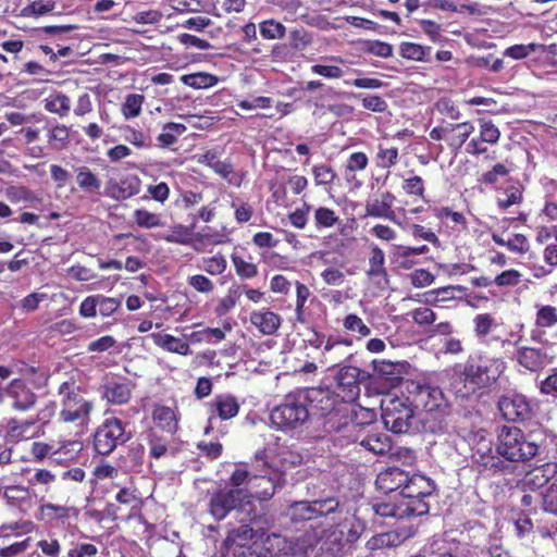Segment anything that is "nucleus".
Returning <instances> with one entry per match:
<instances>
[{
	"mask_svg": "<svg viewBox=\"0 0 557 557\" xmlns=\"http://www.w3.org/2000/svg\"><path fill=\"white\" fill-rule=\"evenodd\" d=\"M506 361L500 357H480V362L474 363L469 359L459 375V382H455L454 388L458 396L466 398L475 392L492 386L506 370Z\"/></svg>",
	"mask_w": 557,
	"mask_h": 557,
	"instance_id": "f257e3e1",
	"label": "nucleus"
},
{
	"mask_svg": "<svg viewBox=\"0 0 557 557\" xmlns=\"http://www.w3.org/2000/svg\"><path fill=\"white\" fill-rule=\"evenodd\" d=\"M540 444L532 433L516 426H503L497 435L496 453L510 462H524L539 453Z\"/></svg>",
	"mask_w": 557,
	"mask_h": 557,
	"instance_id": "f03ea898",
	"label": "nucleus"
},
{
	"mask_svg": "<svg viewBox=\"0 0 557 557\" xmlns=\"http://www.w3.org/2000/svg\"><path fill=\"white\" fill-rule=\"evenodd\" d=\"M473 332L476 339L488 346H492L493 344H499L502 348H505L506 346H518L523 338L522 331L524 325L522 323L517 324V331L503 333L500 330L503 324L499 323L491 313L476 314L473 318Z\"/></svg>",
	"mask_w": 557,
	"mask_h": 557,
	"instance_id": "7ed1b4c3",
	"label": "nucleus"
},
{
	"mask_svg": "<svg viewBox=\"0 0 557 557\" xmlns=\"http://www.w3.org/2000/svg\"><path fill=\"white\" fill-rule=\"evenodd\" d=\"M59 396L62 405L60 419L64 422L77 423L81 426L85 425L89 420L92 405L79 394L76 383L74 381L63 382L59 386Z\"/></svg>",
	"mask_w": 557,
	"mask_h": 557,
	"instance_id": "20e7f679",
	"label": "nucleus"
},
{
	"mask_svg": "<svg viewBox=\"0 0 557 557\" xmlns=\"http://www.w3.org/2000/svg\"><path fill=\"white\" fill-rule=\"evenodd\" d=\"M308 418L309 411L305 401L295 395H287L270 414L273 425L282 431L297 430L307 422Z\"/></svg>",
	"mask_w": 557,
	"mask_h": 557,
	"instance_id": "39448f33",
	"label": "nucleus"
},
{
	"mask_svg": "<svg viewBox=\"0 0 557 557\" xmlns=\"http://www.w3.org/2000/svg\"><path fill=\"white\" fill-rule=\"evenodd\" d=\"M382 420L385 428L394 433H406L412 425L414 412L405 398L386 397L381 403Z\"/></svg>",
	"mask_w": 557,
	"mask_h": 557,
	"instance_id": "423d86ee",
	"label": "nucleus"
},
{
	"mask_svg": "<svg viewBox=\"0 0 557 557\" xmlns=\"http://www.w3.org/2000/svg\"><path fill=\"white\" fill-rule=\"evenodd\" d=\"M249 506L248 494L242 488L218 491L209 502V512L216 520L224 519L232 510H245Z\"/></svg>",
	"mask_w": 557,
	"mask_h": 557,
	"instance_id": "0eeeda50",
	"label": "nucleus"
},
{
	"mask_svg": "<svg viewBox=\"0 0 557 557\" xmlns=\"http://www.w3.org/2000/svg\"><path fill=\"white\" fill-rule=\"evenodd\" d=\"M429 508L425 497H416L407 494V496H396L395 500L391 504L379 505L376 512L384 517L404 519L425 515L429 512Z\"/></svg>",
	"mask_w": 557,
	"mask_h": 557,
	"instance_id": "6e6552de",
	"label": "nucleus"
},
{
	"mask_svg": "<svg viewBox=\"0 0 557 557\" xmlns=\"http://www.w3.org/2000/svg\"><path fill=\"white\" fill-rule=\"evenodd\" d=\"M127 441L125 429L117 418L107 419L94 436V447L100 455H109L117 445Z\"/></svg>",
	"mask_w": 557,
	"mask_h": 557,
	"instance_id": "1a4fd4ad",
	"label": "nucleus"
},
{
	"mask_svg": "<svg viewBox=\"0 0 557 557\" xmlns=\"http://www.w3.org/2000/svg\"><path fill=\"white\" fill-rule=\"evenodd\" d=\"M516 361L524 370L537 373L553 363L555 355L550 351L552 344L546 342L542 347L516 346Z\"/></svg>",
	"mask_w": 557,
	"mask_h": 557,
	"instance_id": "9d476101",
	"label": "nucleus"
},
{
	"mask_svg": "<svg viewBox=\"0 0 557 557\" xmlns=\"http://www.w3.org/2000/svg\"><path fill=\"white\" fill-rule=\"evenodd\" d=\"M362 371L352 366L341 368L336 375V388L338 396L344 401L355 400L360 392L359 383Z\"/></svg>",
	"mask_w": 557,
	"mask_h": 557,
	"instance_id": "9b49d317",
	"label": "nucleus"
},
{
	"mask_svg": "<svg viewBox=\"0 0 557 557\" xmlns=\"http://www.w3.org/2000/svg\"><path fill=\"white\" fill-rule=\"evenodd\" d=\"M349 432L352 442L358 443L374 455H384L391 449V444L385 435L370 433L367 428H361L358 424H351Z\"/></svg>",
	"mask_w": 557,
	"mask_h": 557,
	"instance_id": "f8f14e48",
	"label": "nucleus"
},
{
	"mask_svg": "<svg viewBox=\"0 0 557 557\" xmlns=\"http://www.w3.org/2000/svg\"><path fill=\"white\" fill-rule=\"evenodd\" d=\"M308 344L312 348L322 349L321 362L336 364L343 355L335 354V350L343 344L350 346L351 342L347 339L342 341L333 336L325 337L324 334L313 331L312 335L308 338Z\"/></svg>",
	"mask_w": 557,
	"mask_h": 557,
	"instance_id": "ddd939ff",
	"label": "nucleus"
},
{
	"mask_svg": "<svg viewBox=\"0 0 557 557\" xmlns=\"http://www.w3.org/2000/svg\"><path fill=\"white\" fill-rule=\"evenodd\" d=\"M414 403L417 407H421L424 411L430 413H444L448 408V401L443 391L437 386L431 385L418 387Z\"/></svg>",
	"mask_w": 557,
	"mask_h": 557,
	"instance_id": "4468645a",
	"label": "nucleus"
},
{
	"mask_svg": "<svg viewBox=\"0 0 557 557\" xmlns=\"http://www.w3.org/2000/svg\"><path fill=\"white\" fill-rule=\"evenodd\" d=\"M337 506L338 503L334 499H327L323 503L295 502L289 506L287 515L295 521L310 520L317 516L334 511Z\"/></svg>",
	"mask_w": 557,
	"mask_h": 557,
	"instance_id": "2eb2a0df",
	"label": "nucleus"
},
{
	"mask_svg": "<svg viewBox=\"0 0 557 557\" xmlns=\"http://www.w3.org/2000/svg\"><path fill=\"white\" fill-rule=\"evenodd\" d=\"M498 409L508 421H524L531 416V406L521 394L503 396L498 401Z\"/></svg>",
	"mask_w": 557,
	"mask_h": 557,
	"instance_id": "dca6fc26",
	"label": "nucleus"
},
{
	"mask_svg": "<svg viewBox=\"0 0 557 557\" xmlns=\"http://www.w3.org/2000/svg\"><path fill=\"white\" fill-rule=\"evenodd\" d=\"M280 478V474L276 472L271 474L268 472L264 474H253L250 480V488L244 490L248 494L249 506L251 505V498L260 500L270 499L276 491Z\"/></svg>",
	"mask_w": 557,
	"mask_h": 557,
	"instance_id": "f3484780",
	"label": "nucleus"
},
{
	"mask_svg": "<svg viewBox=\"0 0 557 557\" xmlns=\"http://www.w3.org/2000/svg\"><path fill=\"white\" fill-rule=\"evenodd\" d=\"M395 199V196L391 191H382L377 194L376 197L367 201L366 214L368 216L386 219L393 223L399 224L397 216L392 209Z\"/></svg>",
	"mask_w": 557,
	"mask_h": 557,
	"instance_id": "a211bd4d",
	"label": "nucleus"
},
{
	"mask_svg": "<svg viewBox=\"0 0 557 557\" xmlns=\"http://www.w3.org/2000/svg\"><path fill=\"white\" fill-rule=\"evenodd\" d=\"M408 481V473L399 468L391 467L381 471L375 480L379 491L384 494L398 493ZM397 494H395L396 496Z\"/></svg>",
	"mask_w": 557,
	"mask_h": 557,
	"instance_id": "6ab92c4d",
	"label": "nucleus"
},
{
	"mask_svg": "<svg viewBox=\"0 0 557 557\" xmlns=\"http://www.w3.org/2000/svg\"><path fill=\"white\" fill-rule=\"evenodd\" d=\"M5 395L12 399L11 405L15 410L26 411L36 403L35 394L22 380H13L4 391Z\"/></svg>",
	"mask_w": 557,
	"mask_h": 557,
	"instance_id": "aec40b11",
	"label": "nucleus"
},
{
	"mask_svg": "<svg viewBox=\"0 0 557 557\" xmlns=\"http://www.w3.org/2000/svg\"><path fill=\"white\" fill-rule=\"evenodd\" d=\"M140 190V180L133 175L121 180L120 182L110 180L106 187V194L108 197L114 200H126Z\"/></svg>",
	"mask_w": 557,
	"mask_h": 557,
	"instance_id": "412c9836",
	"label": "nucleus"
},
{
	"mask_svg": "<svg viewBox=\"0 0 557 557\" xmlns=\"http://www.w3.org/2000/svg\"><path fill=\"white\" fill-rule=\"evenodd\" d=\"M133 385L127 380L110 379L103 385V397L113 405H124L132 396Z\"/></svg>",
	"mask_w": 557,
	"mask_h": 557,
	"instance_id": "4be33fe9",
	"label": "nucleus"
},
{
	"mask_svg": "<svg viewBox=\"0 0 557 557\" xmlns=\"http://www.w3.org/2000/svg\"><path fill=\"white\" fill-rule=\"evenodd\" d=\"M249 321L262 335L267 336L275 334L282 323L277 313L265 308L250 312Z\"/></svg>",
	"mask_w": 557,
	"mask_h": 557,
	"instance_id": "5701e85b",
	"label": "nucleus"
},
{
	"mask_svg": "<svg viewBox=\"0 0 557 557\" xmlns=\"http://www.w3.org/2000/svg\"><path fill=\"white\" fill-rule=\"evenodd\" d=\"M384 263L385 255L383 250L376 246L373 247L369 258L367 275L381 289L385 288L388 284V274Z\"/></svg>",
	"mask_w": 557,
	"mask_h": 557,
	"instance_id": "b1692460",
	"label": "nucleus"
},
{
	"mask_svg": "<svg viewBox=\"0 0 557 557\" xmlns=\"http://www.w3.org/2000/svg\"><path fill=\"white\" fill-rule=\"evenodd\" d=\"M2 497L7 504L27 512L34 505V498L28 487L23 485H8L3 487Z\"/></svg>",
	"mask_w": 557,
	"mask_h": 557,
	"instance_id": "393cba45",
	"label": "nucleus"
},
{
	"mask_svg": "<svg viewBox=\"0 0 557 557\" xmlns=\"http://www.w3.org/2000/svg\"><path fill=\"white\" fill-rule=\"evenodd\" d=\"M433 490L434 485L430 479L420 474H408V481L396 496H407V494H411L416 497H428L432 494Z\"/></svg>",
	"mask_w": 557,
	"mask_h": 557,
	"instance_id": "a878e982",
	"label": "nucleus"
},
{
	"mask_svg": "<svg viewBox=\"0 0 557 557\" xmlns=\"http://www.w3.org/2000/svg\"><path fill=\"white\" fill-rule=\"evenodd\" d=\"M150 338L158 347L169 352L178 354L182 356H188L191 354V349L187 342L171 334L152 333L150 334Z\"/></svg>",
	"mask_w": 557,
	"mask_h": 557,
	"instance_id": "bb28decb",
	"label": "nucleus"
},
{
	"mask_svg": "<svg viewBox=\"0 0 557 557\" xmlns=\"http://www.w3.org/2000/svg\"><path fill=\"white\" fill-rule=\"evenodd\" d=\"M556 465H546L541 469L529 472L523 481V486L530 492L543 491L548 486L549 480L556 472Z\"/></svg>",
	"mask_w": 557,
	"mask_h": 557,
	"instance_id": "cd10ccee",
	"label": "nucleus"
},
{
	"mask_svg": "<svg viewBox=\"0 0 557 557\" xmlns=\"http://www.w3.org/2000/svg\"><path fill=\"white\" fill-rule=\"evenodd\" d=\"M411 557H479V548L466 542H457L438 548L430 556L419 554Z\"/></svg>",
	"mask_w": 557,
	"mask_h": 557,
	"instance_id": "c85d7f7f",
	"label": "nucleus"
},
{
	"mask_svg": "<svg viewBox=\"0 0 557 557\" xmlns=\"http://www.w3.org/2000/svg\"><path fill=\"white\" fill-rule=\"evenodd\" d=\"M218 417L222 420H228L237 416L239 405L236 398L232 395H218L210 403Z\"/></svg>",
	"mask_w": 557,
	"mask_h": 557,
	"instance_id": "c756f323",
	"label": "nucleus"
},
{
	"mask_svg": "<svg viewBox=\"0 0 557 557\" xmlns=\"http://www.w3.org/2000/svg\"><path fill=\"white\" fill-rule=\"evenodd\" d=\"M54 446V462H67L78 455L83 449V443L78 440L53 442Z\"/></svg>",
	"mask_w": 557,
	"mask_h": 557,
	"instance_id": "7c9ffc66",
	"label": "nucleus"
},
{
	"mask_svg": "<svg viewBox=\"0 0 557 557\" xmlns=\"http://www.w3.org/2000/svg\"><path fill=\"white\" fill-rule=\"evenodd\" d=\"M153 421L163 431L173 434L177 429V420L170 407L159 406L153 410Z\"/></svg>",
	"mask_w": 557,
	"mask_h": 557,
	"instance_id": "2f4dec72",
	"label": "nucleus"
},
{
	"mask_svg": "<svg viewBox=\"0 0 557 557\" xmlns=\"http://www.w3.org/2000/svg\"><path fill=\"white\" fill-rule=\"evenodd\" d=\"M372 366L379 375L392 381L400 379L406 367L405 362L388 360H373Z\"/></svg>",
	"mask_w": 557,
	"mask_h": 557,
	"instance_id": "473e14b6",
	"label": "nucleus"
},
{
	"mask_svg": "<svg viewBox=\"0 0 557 557\" xmlns=\"http://www.w3.org/2000/svg\"><path fill=\"white\" fill-rule=\"evenodd\" d=\"M492 239L498 246L506 247L508 250L515 253H524L529 249V243L524 235L515 234L513 236L505 239L502 235L494 233Z\"/></svg>",
	"mask_w": 557,
	"mask_h": 557,
	"instance_id": "72a5a7b5",
	"label": "nucleus"
},
{
	"mask_svg": "<svg viewBox=\"0 0 557 557\" xmlns=\"http://www.w3.org/2000/svg\"><path fill=\"white\" fill-rule=\"evenodd\" d=\"M534 324L539 329H552L557 325V307L536 305Z\"/></svg>",
	"mask_w": 557,
	"mask_h": 557,
	"instance_id": "f704fd0d",
	"label": "nucleus"
},
{
	"mask_svg": "<svg viewBox=\"0 0 557 557\" xmlns=\"http://www.w3.org/2000/svg\"><path fill=\"white\" fill-rule=\"evenodd\" d=\"M186 132V126L180 123H166L162 132L159 134L157 140L161 148H166L174 145L177 138Z\"/></svg>",
	"mask_w": 557,
	"mask_h": 557,
	"instance_id": "c9c22d12",
	"label": "nucleus"
},
{
	"mask_svg": "<svg viewBox=\"0 0 557 557\" xmlns=\"http://www.w3.org/2000/svg\"><path fill=\"white\" fill-rule=\"evenodd\" d=\"M449 129L451 133H455L449 140V146L455 149H459L474 132V126L470 122H462L458 124H450Z\"/></svg>",
	"mask_w": 557,
	"mask_h": 557,
	"instance_id": "e433bc0d",
	"label": "nucleus"
},
{
	"mask_svg": "<svg viewBox=\"0 0 557 557\" xmlns=\"http://www.w3.org/2000/svg\"><path fill=\"white\" fill-rule=\"evenodd\" d=\"M430 52V47H423L414 42H403L399 47L400 55L412 61H429Z\"/></svg>",
	"mask_w": 557,
	"mask_h": 557,
	"instance_id": "4c0bfd02",
	"label": "nucleus"
},
{
	"mask_svg": "<svg viewBox=\"0 0 557 557\" xmlns=\"http://www.w3.org/2000/svg\"><path fill=\"white\" fill-rule=\"evenodd\" d=\"M198 268L210 275H220L227 268V261L221 253H216L212 257L202 258Z\"/></svg>",
	"mask_w": 557,
	"mask_h": 557,
	"instance_id": "58836bf2",
	"label": "nucleus"
},
{
	"mask_svg": "<svg viewBox=\"0 0 557 557\" xmlns=\"http://www.w3.org/2000/svg\"><path fill=\"white\" fill-rule=\"evenodd\" d=\"M522 200V189L520 185H509L497 196V205L502 209H507Z\"/></svg>",
	"mask_w": 557,
	"mask_h": 557,
	"instance_id": "ea45409f",
	"label": "nucleus"
},
{
	"mask_svg": "<svg viewBox=\"0 0 557 557\" xmlns=\"http://www.w3.org/2000/svg\"><path fill=\"white\" fill-rule=\"evenodd\" d=\"M39 519L46 522H52L54 520L64 519L70 517V508L52 503H47L39 508Z\"/></svg>",
	"mask_w": 557,
	"mask_h": 557,
	"instance_id": "a19ab883",
	"label": "nucleus"
},
{
	"mask_svg": "<svg viewBox=\"0 0 557 557\" xmlns=\"http://www.w3.org/2000/svg\"><path fill=\"white\" fill-rule=\"evenodd\" d=\"M45 109L59 116H65L71 110V99L64 94H58L46 99Z\"/></svg>",
	"mask_w": 557,
	"mask_h": 557,
	"instance_id": "79ce46f5",
	"label": "nucleus"
},
{
	"mask_svg": "<svg viewBox=\"0 0 557 557\" xmlns=\"http://www.w3.org/2000/svg\"><path fill=\"white\" fill-rule=\"evenodd\" d=\"M55 9L54 0H35L27 4L23 10V16L39 17L51 13Z\"/></svg>",
	"mask_w": 557,
	"mask_h": 557,
	"instance_id": "37998d69",
	"label": "nucleus"
},
{
	"mask_svg": "<svg viewBox=\"0 0 557 557\" xmlns=\"http://www.w3.org/2000/svg\"><path fill=\"white\" fill-rule=\"evenodd\" d=\"M545 46L541 44L531 42L528 45H513L506 48L503 52L504 57L513 59V60H522L529 57L531 53L537 50H544Z\"/></svg>",
	"mask_w": 557,
	"mask_h": 557,
	"instance_id": "c03bdc74",
	"label": "nucleus"
},
{
	"mask_svg": "<svg viewBox=\"0 0 557 557\" xmlns=\"http://www.w3.org/2000/svg\"><path fill=\"white\" fill-rule=\"evenodd\" d=\"M123 138L127 143L132 144L136 148H150L151 139L144 132L136 129L129 125H125L122 127Z\"/></svg>",
	"mask_w": 557,
	"mask_h": 557,
	"instance_id": "a18cd8bd",
	"label": "nucleus"
},
{
	"mask_svg": "<svg viewBox=\"0 0 557 557\" xmlns=\"http://www.w3.org/2000/svg\"><path fill=\"white\" fill-rule=\"evenodd\" d=\"M77 185L87 191H97L101 187L100 180L87 168L81 166L76 174Z\"/></svg>",
	"mask_w": 557,
	"mask_h": 557,
	"instance_id": "49530a36",
	"label": "nucleus"
},
{
	"mask_svg": "<svg viewBox=\"0 0 557 557\" xmlns=\"http://www.w3.org/2000/svg\"><path fill=\"white\" fill-rule=\"evenodd\" d=\"M540 508L546 512L557 513V486L553 483L539 491Z\"/></svg>",
	"mask_w": 557,
	"mask_h": 557,
	"instance_id": "de8ad7c7",
	"label": "nucleus"
},
{
	"mask_svg": "<svg viewBox=\"0 0 557 557\" xmlns=\"http://www.w3.org/2000/svg\"><path fill=\"white\" fill-rule=\"evenodd\" d=\"M133 218L135 223L140 227L153 228L163 225L159 214L146 209H136L133 213Z\"/></svg>",
	"mask_w": 557,
	"mask_h": 557,
	"instance_id": "09e8293b",
	"label": "nucleus"
},
{
	"mask_svg": "<svg viewBox=\"0 0 557 557\" xmlns=\"http://www.w3.org/2000/svg\"><path fill=\"white\" fill-rule=\"evenodd\" d=\"M181 81L183 84L196 89L211 87L216 84V77L207 73L183 75Z\"/></svg>",
	"mask_w": 557,
	"mask_h": 557,
	"instance_id": "8fccbe9b",
	"label": "nucleus"
},
{
	"mask_svg": "<svg viewBox=\"0 0 557 557\" xmlns=\"http://www.w3.org/2000/svg\"><path fill=\"white\" fill-rule=\"evenodd\" d=\"M145 97L139 94H131L122 106V114L126 120L137 117L141 112Z\"/></svg>",
	"mask_w": 557,
	"mask_h": 557,
	"instance_id": "3c124183",
	"label": "nucleus"
},
{
	"mask_svg": "<svg viewBox=\"0 0 557 557\" xmlns=\"http://www.w3.org/2000/svg\"><path fill=\"white\" fill-rule=\"evenodd\" d=\"M70 140V132L65 125L52 127L48 134V141L54 149L66 147Z\"/></svg>",
	"mask_w": 557,
	"mask_h": 557,
	"instance_id": "603ef678",
	"label": "nucleus"
},
{
	"mask_svg": "<svg viewBox=\"0 0 557 557\" xmlns=\"http://www.w3.org/2000/svg\"><path fill=\"white\" fill-rule=\"evenodd\" d=\"M312 74L322 76L326 79H339L344 76L345 72L342 67L333 64L317 63L310 67Z\"/></svg>",
	"mask_w": 557,
	"mask_h": 557,
	"instance_id": "864d4df0",
	"label": "nucleus"
},
{
	"mask_svg": "<svg viewBox=\"0 0 557 557\" xmlns=\"http://www.w3.org/2000/svg\"><path fill=\"white\" fill-rule=\"evenodd\" d=\"M232 262L235 271L242 278H252L258 274L257 265L250 261L244 260L237 255H232Z\"/></svg>",
	"mask_w": 557,
	"mask_h": 557,
	"instance_id": "5fc2aeb1",
	"label": "nucleus"
},
{
	"mask_svg": "<svg viewBox=\"0 0 557 557\" xmlns=\"http://www.w3.org/2000/svg\"><path fill=\"white\" fill-rule=\"evenodd\" d=\"M343 326L345 327V330L352 333H358L362 337H367L371 333L370 327L364 324L362 319L354 313L347 314L345 317L343 321Z\"/></svg>",
	"mask_w": 557,
	"mask_h": 557,
	"instance_id": "6e6d98bb",
	"label": "nucleus"
},
{
	"mask_svg": "<svg viewBox=\"0 0 557 557\" xmlns=\"http://www.w3.org/2000/svg\"><path fill=\"white\" fill-rule=\"evenodd\" d=\"M314 222L317 227H332L338 222V216L334 210L319 207L314 211Z\"/></svg>",
	"mask_w": 557,
	"mask_h": 557,
	"instance_id": "4d7b16f0",
	"label": "nucleus"
},
{
	"mask_svg": "<svg viewBox=\"0 0 557 557\" xmlns=\"http://www.w3.org/2000/svg\"><path fill=\"white\" fill-rule=\"evenodd\" d=\"M7 198L13 202H33L35 200V195L32 190L24 186H10L5 189Z\"/></svg>",
	"mask_w": 557,
	"mask_h": 557,
	"instance_id": "13d9d810",
	"label": "nucleus"
},
{
	"mask_svg": "<svg viewBox=\"0 0 557 557\" xmlns=\"http://www.w3.org/2000/svg\"><path fill=\"white\" fill-rule=\"evenodd\" d=\"M500 137L498 127L492 121L480 120V140L495 145Z\"/></svg>",
	"mask_w": 557,
	"mask_h": 557,
	"instance_id": "bf43d9fd",
	"label": "nucleus"
},
{
	"mask_svg": "<svg viewBox=\"0 0 557 557\" xmlns=\"http://www.w3.org/2000/svg\"><path fill=\"white\" fill-rule=\"evenodd\" d=\"M286 28L283 24L269 20L260 25V34L267 39H280L285 36Z\"/></svg>",
	"mask_w": 557,
	"mask_h": 557,
	"instance_id": "052dcab7",
	"label": "nucleus"
},
{
	"mask_svg": "<svg viewBox=\"0 0 557 557\" xmlns=\"http://www.w3.org/2000/svg\"><path fill=\"white\" fill-rule=\"evenodd\" d=\"M376 159L380 168L388 169L397 163L398 149L396 147L384 148L380 145Z\"/></svg>",
	"mask_w": 557,
	"mask_h": 557,
	"instance_id": "680f3d73",
	"label": "nucleus"
},
{
	"mask_svg": "<svg viewBox=\"0 0 557 557\" xmlns=\"http://www.w3.org/2000/svg\"><path fill=\"white\" fill-rule=\"evenodd\" d=\"M251 474L245 467H237L230 478V484L233 488H250Z\"/></svg>",
	"mask_w": 557,
	"mask_h": 557,
	"instance_id": "e2e57ef3",
	"label": "nucleus"
},
{
	"mask_svg": "<svg viewBox=\"0 0 557 557\" xmlns=\"http://www.w3.org/2000/svg\"><path fill=\"white\" fill-rule=\"evenodd\" d=\"M98 312L101 317H111L122 305L121 300L115 297H106L98 294Z\"/></svg>",
	"mask_w": 557,
	"mask_h": 557,
	"instance_id": "0e129e2a",
	"label": "nucleus"
},
{
	"mask_svg": "<svg viewBox=\"0 0 557 557\" xmlns=\"http://www.w3.org/2000/svg\"><path fill=\"white\" fill-rule=\"evenodd\" d=\"M34 425L33 422H18L17 420H10L8 422V436L12 441H20L23 438H27V431Z\"/></svg>",
	"mask_w": 557,
	"mask_h": 557,
	"instance_id": "69168bd1",
	"label": "nucleus"
},
{
	"mask_svg": "<svg viewBox=\"0 0 557 557\" xmlns=\"http://www.w3.org/2000/svg\"><path fill=\"white\" fill-rule=\"evenodd\" d=\"M312 173L317 185H329L333 183L336 177L334 170L325 164L314 165Z\"/></svg>",
	"mask_w": 557,
	"mask_h": 557,
	"instance_id": "338daca9",
	"label": "nucleus"
},
{
	"mask_svg": "<svg viewBox=\"0 0 557 557\" xmlns=\"http://www.w3.org/2000/svg\"><path fill=\"white\" fill-rule=\"evenodd\" d=\"M521 273L515 269L502 272L494 278V284L499 287H512L521 282Z\"/></svg>",
	"mask_w": 557,
	"mask_h": 557,
	"instance_id": "774afa93",
	"label": "nucleus"
}]
</instances>
